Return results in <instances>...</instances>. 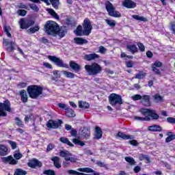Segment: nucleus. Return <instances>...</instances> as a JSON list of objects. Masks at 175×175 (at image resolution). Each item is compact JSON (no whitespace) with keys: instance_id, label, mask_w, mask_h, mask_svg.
<instances>
[{"instance_id":"obj_1","label":"nucleus","mask_w":175,"mask_h":175,"mask_svg":"<svg viewBox=\"0 0 175 175\" xmlns=\"http://www.w3.org/2000/svg\"><path fill=\"white\" fill-rule=\"evenodd\" d=\"M139 113L144 117L135 116L134 120L137 121H151V119L159 120V115L154 109L142 108L139 109Z\"/></svg>"},{"instance_id":"obj_2","label":"nucleus","mask_w":175,"mask_h":175,"mask_svg":"<svg viewBox=\"0 0 175 175\" xmlns=\"http://www.w3.org/2000/svg\"><path fill=\"white\" fill-rule=\"evenodd\" d=\"M44 28L47 35H57L58 33L59 25L53 21H46Z\"/></svg>"},{"instance_id":"obj_3","label":"nucleus","mask_w":175,"mask_h":175,"mask_svg":"<svg viewBox=\"0 0 175 175\" xmlns=\"http://www.w3.org/2000/svg\"><path fill=\"white\" fill-rule=\"evenodd\" d=\"M27 92L31 99H38L43 94V88L38 85H31L27 88Z\"/></svg>"},{"instance_id":"obj_4","label":"nucleus","mask_w":175,"mask_h":175,"mask_svg":"<svg viewBox=\"0 0 175 175\" xmlns=\"http://www.w3.org/2000/svg\"><path fill=\"white\" fill-rule=\"evenodd\" d=\"M85 69L90 76H96V75H99L102 72V66L97 63L85 65Z\"/></svg>"},{"instance_id":"obj_5","label":"nucleus","mask_w":175,"mask_h":175,"mask_svg":"<svg viewBox=\"0 0 175 175\" xmlns=\"http://www.w3.org/2000/svg\"><path fill=\"white\" fill-rule=\"evenodd\" d=\"M105 9L108 12L109 16L111 17L120 18L121 17V13L116 10V7L110 2V1H107L105 3Z\"/></svg>"},{"instance_id":"obj_6","label":"nucleus","mask_w":175,"mask_h":175,"mask_svg":"<svg viewBox=\"0 0 175 175\" xmlns=\"http://www.w3.org/2000/svg\"><path fill=\"white\" fill-rule=\"evenodd\" d=\"M59 155V157H62V158H64L66 162H71V163H76V162H77V158L76 156H73V154L68 150H60Z\"/></svg>"},{"instance_id":"obj_7","label":"nucleus","mask_w":175,"mask_h":175,"mask_svg":"<svg viewBox=\"0 0 175 175\" xmlns=\"http://www.w3.org/2000/svg\"><path fill=\"white\" fill-rule=\"evenodd\" d=\"M5 111L10 113L12 108L10 107V102L6 100L3 103H0V117H6L8 113Z\"/></svg>"},{"instance_id":"obj_8","label":"nucleus","mask_w":175,"mask_h":175,"mask_svg":"<svg viewBox=\"0 0 175 175\" xmlns=\"http://www.w3.org/2000/svg\"><path fill=\"white\" fill-rule=\"evenodd\" d=\"M47 57L48 59L55 64L56 66H59V68H66V69L69 68V66L67 64H65L64 60L61 59V58L53 55H48Z\"/></svg>"},{"instance_id":"obj_9","label":"nucleus","mask_w":175,"mask_h":175,"mask_svg":"<svg viewBox=\"0 0 175 175\" xmlns=\"http://www.w3.org/2000/svg\"><path fill=\"white\" fill-rule=\"evenodd\" d=\"M35 25V21L29 18H21L19 21L21 29H28L30 27Z\"/></svg>"},{"instance_id":"obj_10","label":"nucleus","mask_w":175,"mask_h":175,"mask_svg":"<svg viewBox=\"0 0 175 175\" xmlns=\"http://www.w3.org/2000/svg\"><path fill=\"white\" fill-rule=\"evenodd\" d=\"M109 103L111 106H116V105H122V97L117 94H111L109 96Z\"/></svg>"},{"instance_id":"obj_11","label":"nucleus","mask_w":175,"mask_h":175,"mask_svg":"<svg viewBox=\"0 0 175 175\" xmlns=\"http://www.w3.org/2000/svg\"><path fill=\"white\" fill-rule=\"evenodd\" d=\"M82 28H83L84 33L88 34V36H90L91 33L92 32V23H91V20L88 18H85L83 20L82 23Z\"/></svg>"},{"instance_id":"obj_12","label":"nucleus","mask_w":175,"mask_h":175,"mask_svg":"<svg viewBox=\"0 0 175 175\" xmlns=\"http://www.w3.org/2000/svg\"><path fill=\"white\" fill-rule=\"evenodd\" d=\"M62 120H50L48 121L46 124L47 128H50V129H58L61 125H62Z\"/></svg>"},{"instance_id":"obj_13","label":"nucleus","mask_w":175,"mask_h":175,"mask_svg":"<svg viewBox=\"0 0 175 175\" xmlns=\"http://www.w3.org/2000/svg\"><path fill=\"white\" fill-rule=\"evenodd\" d=\"M27 165L29 167H31L32 169H36V167H42V162L39 161L36 159H33L32 160L29 161Z\"/></svg>"},{"instance_id":"obj_14","label":"nucleus","mask_w":175,"mask_h":175,"mask_svg":"<svg viewBox=\"0 0 175 175\" xmlns=\"http://www.w3.org/2000/svg\"><path fill=\"white\" fill-rule=\"evenodd\" d=\"M122 5L126 9H135L137 6L136 3L132 0H124Z\"/></svg>"},{"instance_id":"obj_15","label":"nucleus","mask_w":175,"mask_h":175,"mask_svg":"<svg viewBox=\"0 0 175 175\" xmlns=\"http://www.w3.org/2000/svg\"><path fill=\"white\" fill-rule=\"evenodd\" d=\"M162 62H155L154 63L152 64L151 68L152 72H154L156 75H161V70L158 69V68L162 67Z\"/></svg>"},{"instance_id":"obj_16","label":"nucleus","mask_w":175,"mask_h":175,"mask_svg":"<svg viewBox=\"0 0 175 175\" xmlns=\"http://www.w3.org/2000/svg\"><path fill=\"white\" fill-rule=\"evenodd\" d=\"M2 162L3 163H9L10 165H17L18 162L16 159H14L12 156H8L6 157L1 158Z\"/></svg>"},{"instance_id":"obj_17","label":"nucleus","mask_w":175,"mask_h":175,"mask_svg":"<svg viewBox=\"0 0 175 175\" xmlns=\"http://www.w3.org/2000/svg\"><path fill=\"white\" fill-rule=\"evenodd\" d=\"M74 33L75 35H77V36H88L87 33L84 32L83 26L80 25L77 27V29L74 31Z\"/></svg>"},{"instance_id":"obj_18","label":"nucleus","mask_w":175,"mask_h":175,"mask_svg":"<svg viewBox=\"0 0 175 175\" xmlns=\"http://www.w3.org/2000/svg\"><path fill=\"white\" fill-rule=\"evenodd\" d=\"M83 58L85 61H95V59L99 58V55L96 53L86 54L84 55Z\"/></svg>"},{"instance_id":"obj_19","label":"nucleus","mask_w":175,"mask_h":175,"mask_svg":"<svg viewBox=\"0 0 175 175\" xmlns=\"http://www.w3.org/2000/svg\"><path fill=\"white\" fill-rule=\"evenodd\" d=\"M151 97L150 95H144L141 98V103H143L144 106H150L151 105Z\"/></svg>"},{"instance_id":"obj_20","label":"nucleus","mask_w":175,"mask_h":175,"mask_svg":"<svg viewBox=\"0 0 175 175\" xmlns=\"http://www.w3.org/2000/svg\"><path fill=\"white\" fill-rule=\"evenodd\" d=\"M69 66L72 70H75V72H80V70H81V66L76 63L75 61H70Z\"/></svg>"},{"instance_id":"obj_21","label":"nucleus","mask_w":175,"mask_h":175,"mask_svg":"<svg viewBox=\"0 0 175 175\" xmlns=\"http://www.w3.org/2000/svg\"><path fill=\"white\" fill-rule=\"evenodd\" d=\"M19 95H21V100H22L23 103H27L28 102V95H27V91L25 90H21L19 92Z\"/></svg>"},{"instance_id":"obj_22","label":"nucleus","mask_w":175,"mask_h":175,"mask_svg":"<svg viewBox=\"0 0 175 175\" xmlns=\"http://www.w3.org/2000/svg\"><path fill=\"white\" fill-rule=\"evenodd\" d=\"M148 131H150L151 132H161V131H162V127H161L159 125L154 124L148 126Z\"/></svg>"},{"instance_id":"obj_23","label":"nucleus","mask_w":175,"mask_h":175,"mask_svg":"<svg viewBox=\"0 0 175 175\" xmlns=\"http://www.w3.org/2000/svg\"><path fill=\"white\" fill-rule=\"evenodd\" d=\"M8 155V146L1 144L0 145V156L5 157Z\"/></svg>"},{"instance_id":"obj_24","label":"nucleus","mask_w":175,"mask_h":175,"mask_svg":"<svg viewBox=\"0 0 175 175\" xmlns=\"http://www.w3.org/2000/svg\"><path fill=\"white\" fill-rule=\"evenodd\" d=\"M74 40L77 44H87L88 43V40L83 38L76 37L74 38Z\"/></svg>"},{"instance_id":"obj_25","label":"nucleus","mask_w":175,"mask_h":175,"mask_svg":"<svg viewBox=\"0 0 175 175\" xmlns=\"http://www.w3.org/2000/svg\"><path fill=\"white\" fill-rule=\"evenodd\" d=\"M67 32H68V29H66V27H62L59 28V26L57 34H59V36H60V38H64V36L66 35Z\"/></svg>"},{"instance_id":"obj_26","label":"nucleus","mask_w":175,"mask_h":175,"mask_svg":"<svg viewBox=\"0 0 175 175\" xmlns=\"http://www.w3.org/2000/svg\"><path fill=\"white\" fill-rule=\"evenodd\" d=\"M51 161L53 162L54 166L56 167L57 169H60L61 163H59L60 159L58 157H53L51 158Z\"/></svg>"},{"instance_id":"obj_27","label":"nucleus","mask_w":175,"mask_h":175,"mask_svg":"<svg viewBox=\"0 0 175 175\" xmlns=\"http://www.w3.org/2000/svg\"><path fill=\"white\" fill-rule=\"evenodd\" d=\"M53 77H51V80L53 81H57V79H61V71L58 70H53Z\"/></svg>"},{"instance_id":"obj_28","label":"nucleus","mask_w":175,"mask_h":175,"mask_svg":"<svg viewBox=\"0 0 175 175\" xmlns=\"http://www.w3.org/2000/svg\"><path fill=\"white\" fill-rule=\"evenodd\" d=\"M82 136H83L85 139H90V137L91 136V133L90 131V129H88V128H84L83 129Z\"/></svg>"},{"instance_id":"obj_29","label":"nucleus","mask_w":175,"mask_h":175,"mask_svg":"<svg viewBox=\"0 0 175 175\" xmlns=\"http://www.w3.org/2000/svg\"><path fill=\"white\" fill-rule=\"evenodd\" d=\"M152 98L153 100L156 102V103H161V102H163V97L159 94H154Z\"/></svg>"},{"instance_id":"obj_30","label":"nucleus","mask_w":175,"mask_h":175,"mask_svg":"<svg viewBox=\"0 0 175 175\" xmlns=\"http://www.w3.org/2000/svg\"><path fill=\"white\" fill-rule=\"evenodd\" d=\"M59 140L62 143H64V144H67L68 146H70V147H73L75 145L69 141V139L66 137H62L59 138Z\"/></svg>"},{"instance_id":"obj_31","label":"nucleus","mask_w":175,"mask_h":175,"mask_svg":"<svg viewBox=\"0 0 175 175\" xmlns=\"http://www.w3.org/2000/svg\"><path fill=\"white\" fill-rule=\"evenodd\" d=\"M118 137H121L122 139H123L124 140H128L129 139H133V135H126V134H124V133H122V132H119L118 133Z\"/></svg>"},{"instance_id":"obj_32","label":"nucleus","mask_w":175,"mask_h":175,"mask_svg":"<svg viewBox=\"0 0 175 175\" xmlns=\"http://www.w3.org/2000/svg\"><path fill=\"white\" fill-rule=\"evenodd\" d=\"M103 132L100 127H96V133H95V139H101L102 138Z\"/></svg>"},{"instance_id":"obj_33","label":"nucleus","mask_w":175,"mask_h":175,"mask_svg":"<svg viewBox=\"0 0 175 175\" xmlns=\"http://www.w3.org/2000/svg\"><path fill=\"white\" fill-rule=\"evenodd\" d=\"M62 73L64 75V76L67 77V79H73L75 76V73H72L69 71L63 70L62 71Z\"/></svg>"},{"instance_id":"obj_34","label":"nucleus","mask_w":175,"mask_h":175,"mask_svg":"<svg viewBox=\"0 0 175 175\" xmlns=\"http://www.w3.org/2000/svg\"><path fill=\"white\" fill-rule=\"evenodd\" d=\"M66 116L69 118L76 117V113L75 111L70 108H68L66 111Z\"/></svg>"},{"instance_id":"obj_35","label":"nucleus","mask_w":175,"mask_h":175,"mask_svg":"<svg viewBox=\"0 0 175 175\" xmlns=\"http://www.w3.org/2000/svg\"><path fill=\"white\" fill-rule=\"evenodd\" d=\"M79 107L80 109H89L90 104L85 101H79Z\"/></svg>"},{"instance_id":"obj_36","label":"nucleus","mask_w":175,"mask_h":175,"mask_svg":"<svg viewBox=\"0 0 175 175\" xmlns=\"http://www.w3.org/2000/svg\"><path fill=\"white\" fill-rule=\"evenodd\" d=\"M132 18H134V20H137V21H143L144 23L148 21L147 18L144 16H140L139 15H133Z\"/></svg>"},{"instance_id":"obj_37","label":"nucleus","mask_w":175,"mask_h":175,"mask_svg":"<svg viewBox=\"0 0 175 175\" xmlns=\"http://www.w3.org/2000/svg\"><path fill=\"white\" fill-rule=\"evenodd\" d=\"M47 11L49 14L52 16V17H54V18H56V20H59V16H58V14H57V12H55L54 10L49 8Z\"/></svg>"},{"instance_id":"obj_38","label":"nucleus","mask_w":175,"mask_h":175,"mask_svg":"<svg viewBox=\"0 0 175 175\" xmlns=\"http://www.w3.org/2000/svg\"><path fill=\"white\" fill-rule=\"evenodd\" d=\"M127 49L132 53V54H135V53H137V46L133 44L127 45Z\"/></svg>"},{"instance_id":"obj_39","label":"nucleus","mask_w":175,"mask_h":175,"mask_svg":"<svg viewBox=\"0 0 175 175\" xmlns=\"http://www.w3.org/2000/svg\"><path fill=\"white\" fill-rule=\"evenodd\" d=\"M53 8L55 10H58L59 8V0H49Z\"/></svg>"},{"instance_id":"obj_40","label":"nucleus","mask_w":175,"mask_h":175,"mask_svg":"<svg viewBox=\"0 0 175 175\" xmlns=\"http://www.w3.org/2000/svg\"><path fill=\"white\" fill-rule=\"evenodd\" d=\"M124 159L126 162H128V163H129V165H131V166H133V165L136 163V161H135V159H133V157H126Z\"/></svg>"},{"instance_id":"obj_41","label":"nucleus","mask_w":175,"mask_h":175,"mask_svg":"<svg viewBox=\"0 0 175 175\" xmlns=\"http://www.w3.org/2000/svg\"><path fill=\"white\" fill-rule=\"evenodd\" d=\"M25 174H27V171L20 168L16 169L14 174V175H25Z\"/></svg>"},{"instance_id":"obj_42","label":"nucleus","mask_w":175,"mask_h":175,"mask_svg":"<svg viewBox=\"0 0 175 175\" xmlns=\"http://www.w3.org/2000/svg\"><path fill=\"white\" fill-rule=\"evenodd\" d=\"M72 143H74V144H79V146H81V147H83V146H85V143H84V142L81 141L78 139H73Z\"/></svg>"},{"instance_id":"obj_43","label":"nucleus","mask_w":175,"mask_h":175,"mask_svg":"<svg viewBox=\"0 0 175 175\" xmlns=\"http://www.w3.org/2000/svg\"><path fill=\"white\" fill-rule=\"evenodd\" d=\"M78 172H83L85 173H94V171L91 168L85 167V168H79Z\"/></svg>"},{"instance_id":"obj_44","label":"nucleus","mask_w":175,"mask_h":175,"mask_svg":"<svg viewBox=\"0 0 175 175\" xmlns=\"http://www.w3.org/2000/svg\"><path fill=\"white\" fill-rule=\"evenodd\" d=\"M14 120L16 125H17L18 126H21V128L24 126L23 121H21V119H20V118L16 117Z\"/></svg>"},{"instance_id":"obj_45","label":"nucleus","mask_w":175,"mask_h":175,"mask_svg":"<svg viewBox=\"0 0 175 175\" xmlns=\"http://www.w3.org/2000/svg\"><path fill=\"white\" fill-rule=\"evenodd\" d=\"M28 12L25 10H18L17 14L18 16H21V17H25V16H27V14Z\"/></svg>"},{"instance_id":"obj_46","label":"nucleus","mask_w":175,"mask_h":175,"mask_svg":"<svg viewBox=\"0 0 175 175\" xmlns=\"http://www.w3.org/2000/svg\"><path fill=\"white\" fill-rule=\"evenodd\" d=\"M139 159L141 161H144V159H145L146 161H147L148 163H150V162H151V161L150 160V157H148V155H146V154H142V155L139 156Z\"/></svg>"},{"instance_id":"obj_47","label":"nucleus","mask_w":175,"mask_h":175,"mask_svg":"<svg viewBox=\"0 0 175 175\" xmlns=\"http://www.w3.org/2000/svg\"><path fill=\"white\" fill-rule=\"evenodd\" d=\"M39 29H40V27H39V26L37 25L33 27H30L29 31L31 32V33H35V32H38Z\"/></svg>"},{"instance_id":"obj_48","label":"nucleus","mask_w":175,"mask_h":175,"mask_svg":"<svg viewBox=\"0 0 175 175\" xmlns=\"http://www.w3.org/2000/svg\"><path fill=\"white\" fill-rule=\"evenodd\" d=\"M14 157L16 160L21 159V158H23V154H21L18 151H16L15 153L14 154Z\"/></svg>"},{"instance_id":"obj_49","label":"nucleus","mask_w":175,"mask_h":175,"mask_svg":"<svg viewBox=\"0 0 175 175\" xmlns=\"http://www.w3.org/2000/svg\"><path fill=\"white\" fill-rule=\"evenodd\" d=\"M43 174L46 175H55V172L52 170H46L43 171Z\"/></svg>"},{"instance_id":"obj_50","label":"nucleus","mask_w":175,"mask_h":175,"mask_svg":"<svg viewBox=\"0 0 175 175\" xmlns=\"http://www.w3.org/2000/svg\"><path fill=\"white\" fill-rule=\"evenodd\" d=\"M142 96L140 94H135L131 96V99H133V100H135V101L142 100Z\"/></svg>"},{"instance_id":"obj_51","label":"nucleus","mask_w":175,"mask_h":175,"mask_svg":"<svg viewBox=\"0 0 175 175\" xmlns=\"http://www.w3.org/2000/svg\"><path fill=\"white\" fill-rule=\"evenodd\" d=\"M105 22L109 27H116V22L114 21H110L109 19H106Z\"/></svg>"},{"instance_id":"obj_52","label":"nucleus","mask_w":175,"mask_h":175,"mask_svg":"<svg viewBox=\"0 0 175 175\" xmlns=\"http://www.w3.org/2000/svg\"><path fill=\"white\" fill-rule=\"evenodd\" d=\"M174 139L175 135H170L165 139V142L166 143H170V142H172V140H174Z\"/></svg>"},{"instance_id":"obj_53","label":"nucleus","mask_w":175,"mask_h":175,"mask_svg":"<svg viewBox=\"0 0 175 175\" xmlns=\"http://www.w3.org/2000/svg\"><path fill=\"white\" fill-rule=\"evenodd\" d=\"M106 51H107V49L105 48L103 46H100L98 49V53L100 54H106Z\"/></svg>"},{"instance_id":"obj_54","label":"nucleus","mask_w":175,"mask_h":175,"mask_svg":"<svg viewBox=\"0 0 175 175\" xmlns=\"http://www.w3.org/2000/svg\"><path fill=\"white\" fill-rule=\"evenodd\" d=\"M96 165L100 167H105V169H107V165L100 161H97Z\"/></svg>"},{"instance_id":"obj_55","label":"nucleus","mask_w":175,"mask_h":175,"mask_svg":"<svg viewBox=\"0 0 175 175\" xmlns=\"http://www.w3.org/2000/svg\"><path fill=\"white\" fill-rule=\"evenodd\" d=\"M4 29V32H5L7 36H8V38H12V34L10 33V32H9V27L5 26L3 27Z\"/></svg>"},{"instance_id":"obj_56","label":"nucleus","mask_w":175,"mask_h":175,"mask_svg":"<svg viewBox=\"0 0 175 175\" xmlns=\"http://www.w3.org/2000/svg\"><path fill=\"white\" fill-rule=\"evenodd\" d=\"M146 76V73L144 72H139L135 75V79H143Z\"/></svg>"},{"instance_id":"obj_57","label":"nucleus","mask_w":175,"mask_h":175,"mask_svg":"<svg viewBox=\"0 0 175 175\" xmlns=\"http://www.w3.org/2000/svg\"><path fill=\"white\" fill-rule=\"evenodd\" d=\"M29 6L32 10H34V12H39V8H38L36 4H30Z\"/></svg>"},{"instance_id":"obj_58","label":"nucleus","mask_w":175,"mask_h":175,"mask_svg":"<svg viewBox=\"0 0 175 175\" xmlns=\"http://www.w3.org/2000/svg\"><path fill=\"white\" fill-rule=\"evenodd\" d=\"M57 106L60 109H64V110H66L68 108V106L66 105V104H64V103H58Z\"/></svg>"},{"instance_id":"obj_59","label":"nucleus","mask_w":175,"mask_h":175,"mask_svg":"<svg viewBox=\"0 0 175 175\" xmlns=\"http://www.w3.org/2000/svg\"><path fill=\"white\" fill-rule=\"evenodd\" d=\"M9 144H10L12 150H15V148H17V144H16V142L13 141H9Z\"/></svg>"},{"instance_id":"obj_60","label":"nucleus","mask_w":175,"mask_h":175,"mask_svg":"<svg viewBox=\"0 0 175 175\" xmlns=\"http://www.w3.org/2000/svg\"><path fill=\"white\" fill-rule=\"evenodd\" d=\"M18 88H25L27 87V84L24 82H21L17 84Z\"/></svg>"},{"instance_id":"obj_61","label":"nucleus","mask_w":175,"mask_h":175,"mask_svg":"<svg viewBox=\"0 0 175 175\" xmlns=\"http://www.w3.org/2000/svg\"><path fill=\"white\" fill-rule=\"evenodd\" d=\"M7 51H13L14 50V46L12 44L6 45Z\"/></svg>"},{"instance_id":"obj_62","label":"nucleus","mask_w":175,"mask_h":175,"mask_svg":"<svg viewBox=\"0 0 175 175\" xmlns=\"http://www.w3.org/2000/svg\"><path fill=\"white\" fill-rule=\"evenodd\" d=\"M43 66L48 69H53V66L47 62H44Z\"/></svg>"},{"instance_id":"obj_63","label":"nucleus","mask_w":175,"mask_h":175,"mask_svg":"<svg viewBox=\"0 0 175 175\" xmlns=\"http://www.w3.org/2000/svg\"><path fill=\"white\" fill-rule=\"evenodd\" d=\"M129 143L131 144V146H135V147L139 146V143L135 139L129 141Z\"/></svg>"},{"instance_id":"obj_64","label":"nucleus","mask_w":175,"mask_h":175,"mask_svg":"<svg viewBox=\"0 0 175 175\" xmlns=\"http://www.w3.org/2000/svg\"><path fill=\"white\" fill-rule=\"evenodd\" d=\"M167 122H170V124H175V118H167Z\"/></svg>"}]
</instances>
